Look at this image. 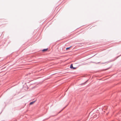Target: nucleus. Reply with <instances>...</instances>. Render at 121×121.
I'll return each instance as SVG.
<instances>
[{
	"label": "nucleus",
	"mask_w": 121,
	"mask_h": 121,
	"mask_svg": "<svg viewBox=\"0 0 121 121\" xmlns=\"http://www.w3.org/2000/svg\"><path fill=\"white\" fill-rule=\"evenodd\" d=\"M35 101H33V102H30V104L32 105V104H33L35 103Z\"/></svg>",
	"instance_id": "7ed1b4c3"
},
{
	"label": "nucleus",
	"mask_w": 121,
	"mask_h": 121,
	"mask_svg": "<svg viewBox=\"0 0 121 121\" xmlns=\"http://www.w3.org/2000/svg\"><path fill=\"white\" fill-rule=\"evenodd\" d=\"M48 50V49H43L42 50V51L43 52H45L47 51Z\"/></svg>",
	"instance_id": "f03ea898"
},
{
	"label": "nucleus",
	"mask_w": 121,
	"mask_h": 121,
	"mask_svg": "<svg viewBox=\"0 0 121 121\" xmlns=\"http://www.w3.org/2000/svg\"><path fill=\"white\" fill-rule=\"evenodd\" d=\"M96 117V116H95V117Z\"/></svg>",
	"instance_id": "423d86ee"
},
{
	"label": "nucleus",
	"mask_w": 121,
	"mask_h": 121,
	"mask_svg": "<svg viewBox=\"0 0 121 121\" xmlns=\"http://www.w3.org/2000/svg\"><path fill=\"white\" fill-rule=\"evenodd\" d=\"M70 47L67 48H66V49L67 50H68V49H69V48H70Z\"/></svg>",
	"instance_id": "20e7f679"
},
{
	"label": "nucleus",
	"mask_w": 121,
	"mask_h": 121,
	"mask_svg": "<svg viewBox=\"0 0 121 121\" xmlns=\"http://www.w3.org/2000/svg\"><path fill=\"white\" fill-rule=\"evenodd\" d=\"M96 117V116H95V117Z\"/></svg>",
	"instance_id": "0eeeda50"
},
{
	"label": "nucleus",
	"mask_w": 121,
	"mask_h": 121,
	"mask_svg": "<svg viewBox=\"0 0 121 121\" xmlns=\"http://www.w3.org/2000/svg\"><path fill=\"white\" fill-rule=\"evenodd\" d=\"M70 68H71V69H76V68H75V67H73V64H71L70 66Z\"/></svg>",
	"instance_id": "f257e3e1"
},
{
	"label": "nucleus",
	"mask_w": 121,
	"mask_h": 121,
	"mask_svg": "<svg viewBox=\"0 0 121 121\" xmlns=\"http://www.w3.org/2000/svg\"><path fill=\"white\" fill-rule=\"evenodd\" d=\"M64 108H65L63 109H62V110L61 111H62V110H63V109H64Z\"/></svg>",
	"instance_id": "39448f33"
}]
</instances>
